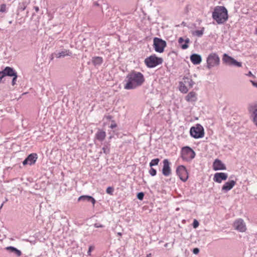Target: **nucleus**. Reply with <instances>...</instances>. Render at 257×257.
I'll return each mask as SVG.
<instances>
[{"label": "nucleus", "instance_id": "1", "mask_svg": "<svg viewBox=\"0 0 257 257\" xmlns=\"http://www.w3.org/2000/svg\"><path fill=\"white\" fill-rule=\"evenodd\" d=\"M145 81L144 75L133 70L129 73L124 80V88L126 90L135 89L143 85Z\"/></svg>", "mask_w": 257, "mask_h": 257}, {"label": "nucleus", "instance_id": "2", "mask_svg": "<svg viewBox=\"0 0 257 257\" xmlns=\"http://www.w3.org/2000/svg\"><path fill=\"white\" fill-rule=\"evenodd\" d=\"M212 17L217 24H223L227 21L228 18L227 10L223 6H217L212 12Z\"/></svg>", "mask_w": 257, "mask_h": 257}, {"label": "nucleus", "instance_id": "3", "mask_svg": "<svg viewBox=\"0 0 257 257\" xmlns=\"http://www.w3.org/2000/svg\"><path fill=\"white\" fill-rule=\"evenodd\" d=\"M195 82L189 76H184L183 80L179 82V89L183 93H187L189 89L193 87Z\"/></svg>", "mask_w": 257, "mask_h": 257}, {"label": "nucleus", "instance_id": "4", "mask_svg": "<svg viewBox=\"0 0 257 257\" xmlns=\"http://www.w3.org/2000/svg\"><path fill=\"white\" fill-rule=\"evenodd\" d=\"M195 152L189 147H184L181 150V158L183 161L190 162L195 157Z\"/></svg>", "mask_w": 257, "mask_h": 257}, {"label": "nucleus", "instance_id": "5", "mask_svg": "<svg viewBox=\"0 0 257 257\" xmlns=\"http://www.w3.org/2000/svg\"><path fill=\"white\" fill-rule=\"evenodd\" d=\"M162 58L158 57L156 55H152L145 60V63L149 68H154L163 63Z\"/></svg>", "mask_w": 257, "mask_h": 257}, {"label": "nucleus", "instance_id": "6", "mask_svg": "<svg viewBox=\"0 0 257 257\" xmlns=\"http://www.w3.org/2000/svg\"><path fill=\"white\" fill-rule=\"evenodd\" d=\"M206 61V67L208 69H210L219 65L220 58L216 53H211L208 56Z\"/></svg>", "mask_w": 257, "mask_h": 257}, {"label": "nucleus", "instance_id": "7", "mask_svg": "<svg viewBox=\"0 0 257 257\" xmlns=\"http://www.w3.org/2000/svg\"><path fill=\"white\" fill-rule=\"evenodd\" d=\"M167 46L166 42L163 39L155 37L153 39V47L155 51L158 53H163Z\"/></svg>", "mask_w": 257, "mask_h": 257}, {"label": "nucleus", "instance_id": "8", "mask_svg": "<svg viewBox=\"0 0 257 257\" xmlns=\"http://www.w3.org/2000/svg\"><path fill=\"white\" fill-rule=\"evenodd\" d=\"M190 133V135L195 139L202 138L204 135L203 127L199 124H197L196 126L191 127Z\"/></svg>", "mask_w": 257, "mask_h": 257}, {"label": "nucleus", "instance_id": "9", "mask_svg": "<svg viewBox=\"0 0 257 257\" xmlns=\"http://www.w3.org/2000/svg\"><path fill=\"white\" fill-rule=\"evenodd\" d=\"M247 110L252 122L257 126V102L249 104Z\"/></svg>", "mask_w": 257, "mask_h": 257}, {"label": "nucleus", "instance_id": "10", "mask_svg": "<svg viewBox=\"0 0 257 257\" xmlns=\"http://www.w3.org/2000/svg\"><path fill=\"white\" fill-rule=\"evenodd\" d=\"M222 61L224 63L230 66H234L237 67H242L241 62L237 61L233 58L228 55L227 54H223Z\"/></svg>", "mask_w": 257, "mask_h": 257}, {"label": "nucleus", "instance_id": "11", "mask_svg": "<svg viewBox=\"0 0 257 257\" xmlns=\"http://www.w3.org/2000/svg\"><path fill=\"white\" fill-rule=\"evenodd\" d=\"M176 174L183 182H186L188 178V174L186 167L183 165L179 166L176 169Z\"/></svg>", "mask_w": 257, "mask_h": 257}, {"label": "nucleus", "instance_id": "12", "mask_svg": "<svg viewBox=\"0 0 257 257\" xmlns=\"http://www.w3.org/2000/svg\"><path fill=\"white\" fill-rule=\"evenodd\" d=\"M233 227L235 229L239 232H243L246 230V225L242 219H236L233 223Z\"/></svg>", "mask_w": 257, "mask_h": 257}, {"label": "nucleus", "instance_id": "13", "mask_svg": "<svg viewBox=\"0 0 257 257\" xmlns=\"http://www.w3.org/2000/svg\"><path fill=\"white\" fill-rule=\"evenodd\" d=\"M38 158L37 154L36 153H32L30 154L23 162L24 165L29 164L32 165L35 163Z\"/></svg>", "mask_w": 257, "mask_h": 257}, {"label": "nucleus", "instance_id": "14", "mask_svg": "<svg viewBox=\"0 0 257 257\" xmlns=\"http://www.w3.org/2000/svg\"><path fill=\"white\" fill-rule=\"evenodd\" d=\"M163 163L162 173L165 176H169L171 174V169L170 166V163L167 159H164Z\"/></svg>", "mask_w": 257, "mask_h": 257}, {"label": "nucleus", "instance_id": "15", "mask_svg": "<svg viewBox=\"0 0 257 257\" xmlns=\"http://www.w3.org/2000/svg\"><path fill=\"white\" fill-rule=\"evenodd\" d=\"M228 175L226 173L219 172L216 173L213 177V181L218 183H221L222 181H225L227 179Z\"/></svg>", "mask_w": 257, "mask_h": 257}, {"label": "nucleus", "instance_id": "16", "mask_svg": "<svg viewBox=\"0 0 257 257\" xmlns=\"http://www.w3.org/2000/svg\"><path fill=\"white\" fill-rule=\"evenodd\" d=\"M213 169L215 171L226 170L225 165L220 160L216 159L213 163Z\"/></svg>", "mask_w": 257, "mask_h": 257}, {"label": "nucleus", "instance_id": "17", "mask_svg": "<svg viewBox=\"0 0 257 257\" xmlns=\"http://www.w3.org/2000/svg\"><path fill=\"white\" fill-rule=\"evenodd\" d=\"M72 54L71 51L69 50L63 49L60 52L53 53L52 55H54L57 58H60L67 56H71Z\"/></svg>", "mask_w": 257, "mask_h": 257}, {"label": "nucleus", "instance_id": "18", "mask_svg": "<svg viewBox=\"0 0 257 257\" xmlns=\"http://www.w3.org/2000/svg\"><path fill=\"white\" fill-rule=\"evenodd\" d=\"M236 184V182L234 180H231L225 183L222 187V191L224 192H227L230 190Z\"/></svg>", "mask_w": 257, "mask_h": 257}, {"label": "nucleus", "instance_id": "19", "mask_svg": "<svg viewBox=\"0 0 257 257\" xmlns=\"http://www.w3.org/2000/svg\"><path fill=\"white\" fill-rule=\"evenodd\" d=\"M190 42V39L186 38L184 40L182 37H180L178 39V43L180 45L181 48L183 49H186L188 48V44Z\"/></svg>", "mask_w": 257, "mask_h": 257}, {"label": "nucleus", "instance_id": "20", "mask_svg": "<svg viewBox=\"0 0 257 257\" xmlns=\"http://www.w3.org/2000/svg\"><path fill=\"white\" fill-rule=\"evenodd\" d=\"M190 60L193 64L198 65L201 63L202 61V58L201 56L199 54H193L191 55Z\"/></svg>", "mask_w": 257, "mask_h": 257}, {"label": "nucleus", "instance_id": "21", "mask_svg": "<svg viewBox=\"0 0 257 257\" xmlns=\"http://www.w3.org/2000/svg\"><path fill=\"white\" fill-rule=\"evenodd\" d=\"M197 94L194 91L190 92L185 96V100L188 102H195L197 100Z\"/></svg>", "mask_w": 257, "mask_h": 257}, {"label": "nucleus", "instance_id": "22", "mask_svg": "<svg viewBox=\"0 0 257 257\" xmlns=\"http://www.w3.org/2000/svg\"><path fill=\"white\" fill-rule=\"evenodd\" d=\"M106 137V133L98 129L97 133L95 134V138L99 141H103Z\"/></svg>", "mask_w": 257, "mask_h": 257}, {"label": "nucleus", "instance_id": "23", "mask_svg": "<svg viewBox=\"0 0 257 257\" xmlns=\"http://www.w3.org/2000/svg\"><path fill=\"white\" fill-rule=\"evenodd\" d=\"M78 201H86L88 202H91L94 205L95 203V200L92 196L88 195H82L80 196L78 199Z\"/></svg>", "mask_w": 257, "mask_h": 257}, {"label": "nucleus", "instance_id": "24", "mask_svg": "<svg viewBox=\"0 0 257 257\" xmlns=\"http://www.w3.org/2000/svg\"><path fill=\"white\" fill-rule=\"evenodd\" d=\"M3 70L6 76L12 77L15 75V74L17 73L14 68L9 66L6 67Z\"/></svg>", "mask_w": 257, "mask_h": 257}, {"label": "nucleus", "instance_id": "25", "mask_svg": "<svg viewBox=\"0 0 257 257\" xmlns=\"http://www.w3.org/2000/svg\"><path fill=\"white\" fill-rule=\"evenodd\" d=\"M7 250L10 251L11 252L15 254L17 256H20L22 255V252L20 250H19L17 248L10 246L6 247Z\"/></svg>", "mask_w": 257, "mask_h": 257}, {"label": "nucleus", "instance_id": "26", "mask_svg": "<svg viewBox=\"0 0 257 257\" xmlns=\"http://www.w3.org/2000/svg\"><path fill=\"white\" fill-rule=\"evenodd\" d=\"M103 62V59L101 57H94L92 59V62L94 65H100Z\"/></svg>", "mask_w": 257, "mask_h": 257}, {"label": "nucleus", "instance_id": "27", "mask_svg": "<svg viewBox=\"0 0 257 257\" xmlns=\"http://www.w3.org/2000/svg\"><path fill=\"white\" fill-rule=\"evenodd\" d=\"M110 145L108 143H104L103 145V147L102 148L103 152L104 154L107 155L110 152Z\"/></svg>", "mask_w": 257, "mask_h": 257}, {"label": "nucleus", "instance_id": "28", "mask_svg": "<svg viewBox=\"0 0 257 257\" xmlns=\"http://www.w3.org/2000/svg\"><path fill=\"white\" fill-rule=\"evenodd\" d=\"M204 31V28L203 27L201 28L200 30H196L194 32H193L192 34L194 36H196L198 37H201Z\"/></svg>", "mask_w": 257, "mask_h": 257}, {"label": "nucleus", "instance_id": "29", "mask_svg": "<svg viewBox=\"0 0 257 257\" xmlns=\"http://www.w3.org/2000/svg\"><path fill=\"white\" fill-rule=\"evenodd\" d=\"M8 11V8L6 4H2L0 5V13H6Z\"/></svg>", "mask_w": 257, "mask_h": 257}, {"label": "nucleus", "instance_id": "30", "mask_svg": "<svg viewBox=\"0 0 257 257\" xmlns=\"http://www.w3.org/2000/svg\"><path fill=\"white\" fill-rule=\"evenodd\" d=\"M160 161V159L158 158L153 159L150 163V166L152 167L154 166L158 165Z\"/></svg>", "mask_w": 257, "mask_h": 257}, {"label": "nucleus", "instance_id": "31", "mask_svg": "<svg viewBox=\"0 0 257 257\" xmlns=\"http://www.w3.org/2000/svg\"><path fill=\"white\" fill-rule=\"evenodd\" d=\"M149 173L152 176H155L156 175L157 171L152 167H151V169L149 170Z\"/></svg>", "mask_w": 257, "mask_h": 257}, {"label": "nucleus", "instance_id": "32", "mask_svg": "<svg viewBox=\"0 0 257 257\" xmlns=\"http://www.w3.org/2000/svg\"><path fill=\"white\" fill-rule=\"evenodd\" d=\"M114 191V189L112 187H108L107 188L106 192L107 194L112 195Z\"/></svg>", "mask_w": 257, "mask_h": 257}, {"label": "nucleus", "instance_id": "33", "mask_svg": "<svg viewBox=\"0 0 257 257\" xmlns=\"http://www.w3.org/2000/svg\"><path fill=\"white\" fill-rule=\"evenodd\" d=\"M12 77H13V78L12 81V85H15L16 83V81L18 77L17 73L15 74V75H14Z\"/></svg>", "mask_w": 257, "mask_h": 257}, {"label": "nucleus", "instance_id": "34", "mask_svg": "<svg viewBox=\"0 0 257 257\" xmlns=\"http://www.w3.org/2000/svg\"><path fill=\"white\" fill-rule=\"evenodd\" d=\"M144 197V193L143 192H139L137 194V198L140 200H142Z\"/></svg>", "mask_w": 257, "mask_h": 257}, {"label": "nucleus", "instance_id": "35", "mask_svg": "<svg viewBox=\"0 0 257 257\" xmlns=\"http://www.w3.org/2000/svg\"><path fill=\"white\" fill-rule=\"evenodd\" d=\"M6 76V75L4 70L0 71V82H2L3 78H4Z\"/></svg>", "mask_w": 257, "mask_h": 257}, {"label": "nucleus", "instance_id": "36", "mask_svg": "<svg viewBox=\"0 0 257 257\" xmlns=\"http://www.w3.org/2000/svg\"><path fill=\"white\" fill-rule=\"evenodd\" d=\"M193 226L194 228H197L199 226V222L196 219H194L193 222Z\"/></svg>", "mask_w": 257, "mask_h": 257}, {"label": "nucleus", "instance_id": "37", "mask_svg": "<svg viewBox=\"0 0 257 257\" xmlns=\"http://www.w3.org/2000/svg\"><path fill=\"white\" fill-rule=\"evenodd\" d=\"M94 226L96 228H103L104 227V226L100 223H96L94 224Z\"/></svg>", "mask_w": 257, "mask_h": 257}, {"label": "nucleus", "instance_id": "38", "mask_svg": "<svg viewBox=\"0 0 257 257\" xmlns=\"http://www.w3.org/2000/svg\"><path fill=\"white\" fill-rule=\"evenodd\" d=\"M94 249V247L92 246H90L87 251V254L88 255H90L91 251Z\"/></svg>", "mask_w": 257, "mask_h": 257}, {"label": "nucleus", "instance_id": "39", "mask_svg": "<svg viewBox=\"0 0 257 257\" xmlns=\"http://www.w3.org/2000/svg\"><path fill=\"white\" fill-rule=\"evenodd\" d=\"M199 249L198 248H194L193 250V252L195 254H197L199 253Z\"/></svg>", "mask_w": 257, "mask_h": 257}, {"label": "nucleus", "instance_id": "40", "mask_svg": "<svg viewBox=\"0 0 257 257\" xmlns=\"http://www.w3.org/2000/svg\"><path fill=\"white\" fill-rule=\"evenodd\" d=\"M117 126V125L115 123H112L110 125V127L112 129L115 128Z\"/></svg>", "mask_w": 257, "mask_h": 257}, {"label": "nucleus", "instance_id": "41", "mask_svg": "<svg viewBox=\"0 0 257 257\" xmlns=\"http://www.w3.org/2000/svg\"><path fill=\"white\" fill-rule=\"evenodd\" d=\"M34 9H35V11H36L37 13L39 12V7H37V6H35V7H34Z\"/></svg>", "mask_w": 257, "mask_h": 257}, {"label": "nucleus", "instance_id": "42", "mask_svg": "<svg viewBox=\"0 0 257 257\" xmlns=\"http://www.w3.org/2000/svg\"><path fill=\"white\" fill-rule=\"evenodd\" d=\"M251 83H252V85H253L254 86H255V87H256L257 88V82H254V81H251Z\"/></svg>", "mask_w": 257, "mask_h": 257}, {"label": "nucleus", "instance_id": "43", "mask_svg": "<svg viewBox=\"0 0 257 257\" xmlns=\"http://www.w3.org/2000/svg\"><path fill=\"white\" fill-rule=\"evenodd\" d=\"M117 234L118 235L120 236H121L122 235V234H121V232H118V233H117Z\"/></svg>", "mask_w": 257, "mask_h": 257}, {"label": "nucleus", "instance_id": "44", "mask_svg": "<svg viewBox=\"0 0 257 257\" xmlns=\"http://www.w3.org/2000/svg\"><path fill=\"white\" fill-rule=\"evenodd\" d=\"M147 257H151V254L150 253L147 255Z\"/></svg>", "mask_w": 257, "mask_h": 257}, {"label": "nucleus", "instance_id": "45", "mask_svg": "<svg viewBox=\"0 0 257 257\" xmlns=\"http://www.w3.org/2000/svg\"><path fill=\"white\" fill-rule=\"evenodd\" d=\"M94 5H95V6H98V4L97 3H96V2H95V3H94Z\"/></svg>", "mask_w": 257, "mask_h": 257}, {"label": "nucleus", "instance_id": "46", "mask_svg": "<svg viewBox=\"0 0 257 257\" xmlns=\"http://www.w3.org/2000/svg\"><path fill=\"white\" fill-rule=\"evenodd\" d=\"M255 34L257 35V28L255 30Z\"/></svg>", "mask_w": 257, "mask_h": 257}, {"label": "nucleus", "instance_id": "47", "mask_svg": "<svg viewBox=\"0 0 257 257\" xmlns=\"http://www.w3.org/2000/svg\"><path fill=\"white\" fill-rule=\"evenodd\" d=\"M3 204H4V203H2V204L1 205V206L0 207V209L2 208Z\"/></svg>", "mask_w": 257, "mask_h": 257}, {"label": "nucleus", "instance_id": "48", "mask_svg": "<svg viewBox=\"0 0 257 257\" xmlns=\"http://www.w3.org/2000/svg\"><path fill=\"white\" fill-rule=\"evenodd\" d=\"M167 245H168V243H166V244H165V247H167Z\"/></svg>", "mask_w": 257, "mask_h": 257}, {"label": "nucleus", "instance_id": "49", "mask_svg": "<svg viewBox=\"0 0 257 257\" xmlns=\"http://www.w3.org/2000/svg\"><path fill=\"white\" fill-rule=\"evenodd\" d=\"M111 138H112V137H111V136H110V137H109V139H111Z\"/></svg>", "mask_w": 257, "mask_h": 257}, {"label": "nucleus", "instance_id": "50", "mask_svg": "<svg viewBox=\"0 0 257 257\" xmlns=\"http://www.w3.org/2000/svg\"><path fill=\"white\" fill-rule=\"evenodd\" d=\"M12 21H10V22H9V23H10V24H12Z\"/></svg>", "mask_w": 257, "mask_h": 257}, {"label": "nucleus", "instance_id": "51", "mask_svg": "<svg viewBox=\"0 0 257 257\" xmlns=\"http://www.w3.org/2000/svg\"><path fill=\"white\" fill-rule=\"evenodd\" d=\"M110 117H111V116H109L108 117V118H110Z\"/></svg>", "mask_w": 257, "mask_h": 257}]
</instances>
